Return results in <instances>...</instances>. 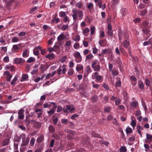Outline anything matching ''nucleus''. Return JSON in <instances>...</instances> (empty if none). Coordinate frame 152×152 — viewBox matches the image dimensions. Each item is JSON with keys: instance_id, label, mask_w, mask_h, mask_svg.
<instances>
[{"instance_id": "nucleus-1", "label": "nucleus", "mask_w": 152, "mask_h": 152, "mask_svg": "<svg viewBox=\"0 0 152 152\" xmlns=\"http://www.w3.org/2000/svg\"><path fill=\"white\" fill-rule=\"evenodd\" d=\"M92 68L95 71L99 72L101 69L100 62L98 60L93 61L91 64Z\"/></svg>"}, {"instance_id": "nucleus-2", "label": "nucleus", "mask_w": 152, "mask_h": 152, "mask_svg": "<svg viewBox=\"0 0 152 152\" xmlns=\"http://www.w3.org/2000/svg\"><path fill=\"white\" fill-rule=\"evenodd\" d=\"M20 137L22 140V142L21 144V146H26L29 142L30 137H27L26 139V135L23 134H21Z\"/></svg>"}, {"instance_id": "nucleus-3", "label": "nucleus", "mask_w": 152, "mask_h": 152, "mask_svg": "<svg viewBox=\"0 0 152 152\" xmlns=\"http://www.w3.org/2000/svg\"><path fill=\"white\" fill-rule=\"evenodd\" d=\"M118 36L119 40L120 42H121V40L124 38V39H128L129 37V36L126 33H125L124 34H123V32L121 31H120L118 33Z\"/></svg>"}, {"instance_id": "nucleus-4", "label": "nucleus", "mask_w": 152, "mask_h": 152, "mask_svg": "<svg viewBox=\"0 0 152 152\" xmlns=\"http://www.w3.org/2000/svg\"><path fill=\"white\" fill-rule=\"evenodd\" d=\"M94 1L96 5H98L100 8H102L104 10L106 8V4H103L102 0H94Z\"/></svg>"}, {"instance_id": "nucleus-5", "label": "nucleus", "mask_w": 152, "mask_h": 152, "mask_svg": "<svg viewBox=\"0 0 152 152\" xmlns=\"http://www.w3.org/2000/svg\"><path fill=\"white\" fill-rule=\"evenodd\" d=\"M99 73L97 72H96L94 73V77L96 80L95 81L99 83H101L103 80L102 76L99 75Z\"/></svg>"}, {"instance_id": "nucleus-6", "label": "nucleus", "mask_w": 152, "mask_h": 152, "mask_svg": "<svg viewBox=\"0 0 152 152\" xmlns=\"http://www.w3.org/2000/svg\"><path fill=\"white\" fill-rule=\"evenodd\" d=\"M25 61L24 59L20 58H16L14 59L15 64H17L22 65Z\"/></svg>"}, {"instance_id": "nucleus-7", "label": "nucleus", "mask_w": 152, "mask_h": 152, "mask_svg": "<svg viewBox=\"0 0 152 152\" xmlns=\"http://www.w3.org/2000/svg\"><path fill=\"white\" fill-rule=\"evenodd\" d=\"M74 56L76 58L75 61L79 63L82 61V57L79 52L77 51L76 52Z\"/></svg>"}, {"instance_id": "nucleus-8", "label": "nucleus", "mask_w": 152, "mask_h": 152, "mask_svg": "<svg viewBox=\"0 0 152 152\" xmlns=\"http://www.w3.org/2000/svg\"><path fill=\"white\" fill-rule=\"evenodd\" d=\"M3 75L7 78V80L8 82L10 81V80L12 77V75L9 71H7L4 72Z\"/></svg>"}, {"instance_id": "nucleus-9", "label": "nucleus", "mask_w": 152, "mask_h": 152, "mask_svg": "<svg viewBox=\"0 0 152 152\" xmlns=\"http://www.w3.org/2000/svg\"><path fill=\"white\" fill-rule=\"evenodd\" d=\"M24 110L22 109H21L19 110L18 113V119H19L23 120V119L24 118Z\"/></svg>"}, {"instance_id": "nucleus-10", "label": "nucleus", "mask_w": 152, "mask_h": 152, "mask_svg": "<svg viewBox=\"0 0 152 152\" xmlns=\"http://www.w3.org/2000/svg\"><path fill=\"white\" fill-rule=\"evenodd\" d=\"M90 139L87 135H85L82 139V143L84 145H87L89 144Z\"/></svg>"}, {"instance_id": "nucleus-11", "label": "nucleus", "mask_w": 152, "mask_h": 152, "mask_svg": "<svg viewBox=\"0 0 152 152\" xmlns=\"http://www.w3.org/2000/svg\"><path fill=\"white\" fill-rule=\"evenodd\" d=\"M72 11L73 13V14L72 15L73 19L75 20L77 18V9H73L72 10Z\"/></svg>"}, {"instance_id": "nucleus-12", "label": "nucleus", "mask_w": 152, "mask_h": 152, "mask_svg": "<svg viewBox=\"0 0 152 152\" xmlns=\"http://www.w3.org/2000/svg\"><path fill=\"white\" fill-rule=\"evenodd\" d=\"M31 121L34 124V126L36 128H39L41 126V123L40 122H37L34 120H31Z\"/></svg>"}, {"instance_id": "nucleus-13", "label": "nucleus", "mask_w": 152, "mask_h": 152, "mask_svg": "<svg viewBox=\"0 0 152 152\" xmlns=\"http://www.w3.org/2000/svg\"><path fill=\"white\" fill-rule=\"evenodd\" d=\"M121 86V79L119 77H118L117 79V80L115 83V88H117L118 87H120Z\"/></svg>"}, {"instance_id": "nucleus-14", "label": "nucleus", "mask_w": 152, "mask_h": 152, "mask_svg": "<svg viewBox=\"0 0 152 152\" xmlns=\"http://www.w3.org/2000/svg\"><path fill=\"white\" fill-rule=\"evenodd\" d=\"M137 131L139 134L140 135L141 137H142V134L141 133V130H143V127L140 126H137L136 127Z\"/></svg>"}, {"instance_id": "nucleus-15", "label": "nucleus", "mask_w": 152, "mask_h": 152, "mask_svg": "<svg viewBox=\"0 0 152 152\" xmlns=\"http://www.w3.org/2000/svg\"><path fill=\"white\" fill-rule=\"evenodd\" d=\"M128 10L125 8H122L121 11V14L123 17L125 16L127 14Z\"/></svg>"}, {"instance_id": "nucleus-16", "label": "nucleus", "mask_w": 152, "mask_h": 152, "mask_svg": "<svg viewBox=\"0 0 152 152\" xmlns=\"http://www.w3.org/2000/svg\"><path fill=\"white\" fill-rule=\"evenodd\" d=\"M130 44L129 41L128 39H126L123 42V45L124 48H127Z\"/></svg>"}, {"instance_id": "nucleus-17", "label": "nucleus", "mask_w": 152, "mask_h": 152, "mask_svg": "<svg viewBox=\"0 0 152 152\" xmlns=\"http://www.w3.org/2000/svg\"><path fill=\"white\" fill-rule=\"evenodd\" d=\"M20 44H19L17 45H13L12 46L13 51L15 52H18L19 49L18 46H20Z\"/></svg>"}, {"instance_id": "nucleus-18", "label": "nucleus", "mask_w": 152, "mask_h": 152, "mask_svg": "<svg viewBox=\"0 0 152 152\" xmlns=\"http://www.w3.org/2000/svg\"><path fill=\"white\" fill-rule=\"evenodd\" d=\"M77 15H78V17L80 18L79 20H80L83 18V12L82 10H77Z\"/></svg>"}, {"instance_id": "nucleus-19", "label": "nucleus", "mask_w": 152, "mask_h": 152, "mask_svg": "<svg viewBox=\"0 0 152 152\" xmlns=\"http://www.w3.org/2000/svg\"><path fill=\"white\" fill-rule=\"evenodd\" d=\"M60 21V19L58 18H56L55 17H53L51 20V22L52 23H55L57 24Z\"/></svg>"}, {"instance_id": "nucleus-20", "label": "nucleus", "mask_w": 152, "mask_h": 152, "mask_svg": "<svg viewBox=\"0 0 152 152\" xmlns=\"http://www.w3.org/2000/svg\"><path fill=\"white\" fill-rule=\"evenodd\" d=\"M45 57L49 60H53L55 58L54 54H48Z\"/></svg>"}, {"instance_id": "nucleus-21", "label": "nucleus", "mask_w": 152, "mask_h": 152, "mask_svg": "<svg viewBox=\"0 0 152 152\" xmlns=\"http://www.w3.org/2000/svg\"><path fill=\"white\" fill-rule=\"evenodd\" d=\"M44 135H42L37 138V141L38 143H39L42 142L44 140Z\"/></svg>"}, {"instance_id": "nucleus-22", "label": "nucleus", "mask_w": 152, "mask_h": 152, "mask_svg": "<svg viewBox=\"0 0 152 152\" xmlns=\"http://www.w3.org/2000/svg\"><path fill=\"white\" fill-rule=\"evenodd\" d=\"M138 105V103L137 102L135 101L131 102L130 104L131 107L132 108H134Z\"/></svg>"}, {"instance_id": "nucleus-23", "label": "nucleus", "mask_w": 152, "mask_h": 152, "mask_svg": "<svg viewBox=\"0 0 152 152\" xmlns=\"http://www.w3.org/2000/svg\"><path fill=\"white\" fill-rule=\"evenodd\" d=\"M29 56V51L28 50L26 49L23 51V56L24 58H26Z\"/></svg>"}, {"instance_id": "nucleus-24", "label": "nucleus", "mask_w": 152, "mask_h": 152, "mask_svg": "<svg viewBox=\"0 0 152 152\" xmlns=\"http://www.w3.org/2000/svg\"><path fill=\"white\" fill-rule=\"evenodd\" d=\"M138 86L140 88L141 90H143L144 88V85L141 80H140L138 82Z\"/></svg>"}, {"instance_id": "nucleus-25", "label": "nucleus", "mask_w": 152, "mask_h": 152, "mask_svg": "<svg viewBox=\"0 0 152 152\" xmlns=\"http://www.w3.org/2000/svg\"><path fill=\"white\" fill-rule=\"evenodd\" d=\"M10 139L9 138H7L4 140L2 144L4 146H5L8 145Z\"/></svg>"}, {"instance_id": "nucleus-26", "label": "nucleus", "mask_w": 152, "mask_h": 152, "mask_svg": "<svg viewBox=\"0 0 152 152\" xmlns=\"http://www.w3.org/2000/svg\"><path fill=\"white\" fill-rule=\"evenodd\" d=\"M98 99V96L95 95H94L93 96L91 97V99L94 103L96 102L97 101Z\"/></svg>"}, {"instance_id": "nucleus-27", "label": "nucleus", "mask_w": 152, "mask_h": 152, "mask_svg": "<svg viewBox=\"0 0 152 152\" xmlns=\"http://www.w3.org/2000/svg\"><path fill=\"white\" fill-rule=\"evenodd\" d=\"M89 31V29L88 27H86L83 30V33L84 35L85 36H87V35L85 34L87 33Z\"/></svg>"}, {"instance_id": "nucleus-28", "label": "nucleus", "mask_w": 152, "mask_h": 152, "mask_svg": "<svg viewBox=\"0 0 152 152\" xmlns=\"http://www.w3.org/2000/svg\"><path fill=\"white\" fill-rule=\"evenodd\" d=\"M65 38L64 35L61 34H60L57 38V39L59 41H61L63 40Z\"/></svg>"}, {"instance_id": "nucleus-29", "label": "nucleus", "mask_w": 152, "mask_h": 152, "mask_svg": "<svg viewBox=\"0 0 152 152\" xmlns=\"http://www.w3.org/2000/svg\"><path fill=\"white\" fill-rule=\"evenodd\" d=\"M28 77V75H27L26 74H23L22 75V78L20 80V81L23 82L25 80L27 79Z\"/></svg>"}, {"instance_id": "nucleus-30", "label": "nucleus", "mask_w": 152, "mask_h": 152, "mask_svg": "<svg viewBox=\"0 0 152 152\" xmlns=\"http://www.w3.org/2000/svg\"><path fill=\"white\" fill-rule=\"evenodd\" d=\"M15 0H9L8 1H7L6 4V5L7 6H9L10 5L12 4L15 2Z\"/></svg>"}, {"instance_id": "nucleus-31", "label": "nucleus", "mask_w": 152, "mask_h": 152, "mask_svg": "<svg viewBox=\"0 0 152 152\" xmlns=\"http://www.w3.org/2000/svg\"><path fill=\"white\" fill-rule=\"evenodd\" d=\"M18 80V77L15 76L14 78L13 79L12 81L10 83L12 85H14L16 84V82Z\"/></svg>"}, {"instance_id": "nucleus-32", "label": "nucleus", "mask_w": 152, "mask_h": 152, "mask_svg": "<svg viewBox=\"0 0 152 152\" xmlns=\"http://www.w3.org/2000/svg\"><path fill=\"white\" fill-rule=\"evenodd\" d=\"M130 79L132 80V81H133L134 82H136V83L134 84H133L134 86H135L136 84V81L137 80V78L136 77L134 76H132L130 77Z\"/></svg>"}, {"instance_id": "nucleus-33", "label": "nucleus", "mask_w": 152, "mask_h": 152, "mask_svg": "<svg viewBox=\"0 0 152 152\" xmlns=\"http://www.w3.org/2000/svg\"><path fill=\"white\" fill-rule=\"evenodd\" d=\"M35 58L32 57H31L28 58L27 61V62L28 63H31L34 61Z\"/></svg>"}, {"instance_id": "nucleus-34", "label": "nucleus", "mask_w": 152, "mask_h": 152, "mask_svg": "<svg viewBox=\"0 0 152 152\" xmlns=\"http://www.w3.org/2000/svg\"><path fill=\"white\" fill-rule=\"evenodd\" d=\"M127 151V149L126 147L125 146H121L120 149V152H126Z\"/></svg>"}, {"instance_id": "nucleus-35", "label": "nucleus", "mask_w": 152, "mask_h": 152, "mask_svg": "<svg viewBox=\"0 0 152 152\" xmlns=\"http://www.w3.org/2000/svg\"><path fill=\"white\" fill-rule=\"evenodd\" d=\"M83 69V66L82 65H77L76 67V69L77 71H81Z\"/></svg>"}, {"instance_id": "nucleus-36", "label": "nucleus", "mask_w": 152, "mask_h": 152, "mask_svg": "<svg viewBox=\"0 0 152 152\" xmlns=\"http://www.w3.org/2000/svg\"><path fill=\"white\" fill-rule=\"evenodd\" d=\"M48 103H50L53 105V108H52V109L56 111V108H57L58 107V106L57 105V104L55 102H49Z\"/></svg>"}, {"instance_id": "nucleus-37", "label": "nucleus", "mask_w": 152, "mask_h": 152, "mask_svg": "<svg viewBox=\"0 0 152 152\" xmlns=\"http://www.w3.org/2000/svg\"><path fill=\"white\" fill-rule=\"evenodd\" d=\"M55 111L52 109H50L49 111L47 112L49 116H50L52 114H53L55 112Z\"/></svg>"}, {"instance_id": "nucleus-38", "label": "nucleus", "mask_w": 152, "mask_h": 152, "mask_svg": "<svg viewBox=\"0 0 152 152\" xmlns=\"http://www.w3.org/2000/svg\"><path fill=\"white\" fill-rule=\"evenodd\" d=\"M83 6V5L82 4V2H78L77 3L75 4V7L79 9L82 8Z\"/></svg>"}, {"instance_id": "nucleus-39", "label": "nucleus", "mask_w": 152, "mask_h": 152, "mask_svg": "<svg viewBox=\"0 0 152 152\" xmlns=\"http://www.w3.org/2000/svg\"><path fill=\"white\" fill-rule=\"evenodd\" d=\"M60 47L58 45H55L53 47V51H57V53H59V49Z\"/></svg>"}, {"instance_id": "nucleus-40", "label": "nucleus", "mask_w": 152, "mask_h": 152, "mask_svg": "<svg viewBox=\"0 0 152 152\" xmlns=\"http://www.w3.org/2000/svg\"><path fill=\"white\" fill-rule=\"evenodd\" d=\"M49 131L51 132H54L55 131V129L52 126H50L48 127Z\"/></svg>"}, {"instance_id": "nucleus-41", "label": "nucleus", "mask_w": 152, "mask_h": 152, "mask_svg": "<svg viewBox=\"0 0 152 152\" xmlns=\"http://www.w3.org/2000/svg\"><path fill=\"white\" fill-rule=\"evenodd\" d=\"M93 4L91 2L89 3L87 6V8L90 10H91L93 8Z\"/></svg>"}, {"instance_id": "nucleus-42", "label": "nucleus", "mask_w": 152, "mask_h": 152, "mask_svg": "<svg viewBox=\"0 0 152 152\" xmlns=\"http://www.w3.org/2000/svg\"><path fill=\"white\" fill-rule=\"evenodd\" d=\"M147 10L145 9L140 11V15L142 16H144L147 13Z\"/></svg>"}, {"instance_id": "nucleus-43", "label": "nucleus", "mask_w": 152, "mask_h": 152, "mask_svg": "<svg viewBox=\"0 0 152 152\" xmlns=\"http://www.w3.org/2000/svg\"><path fill=\"white\" fill-rule=\"evenodd\" d=\"M145 83L147 87L150 86L151 84V81L149 80L147 78L145 79Z\"/></svg>"}, {"instance_id": "nucleus-44", "label": "nucleus", "mask_w": 152, "mask_h": 152, "mask_svg": "<svg viewBox=\"0 0 152 152\" xmlns=\"http://www.w3.org/2000/svg\"><path fill=\"white\" fill-rule=\"evenodd\" d=\"M121 99L119 98H118L115 101V105H118L121 104Z\"/></svg>"}, {"instance_id": "nucleus-45", "label": "nucleus", "mask_w": 152, "mask_h": 152, "mask_svg": "<svg viewBox=\"0 0 152 152\" xmlns=\"http://www.w3.org/2000/svg\"><path fill=\"white\" fill-rule=\"evenodd\" d=\"M95 27L94 26H91V34L93 35L94 34L95 31Z\"/></svg>"}, {"instance_id": "nucleus-46", "label": "nucleus", "mask_w": 152, "mask_h": 152, "mask_svg": "<svg viewBox=\"0 0 152 152\" xmlns=\"http://www.w3.org/2000/svg\"><path fill=\"white\" fill-rule=\"evenodd\" d=\"M112 74L113 76H116L118 73V71L116 70H113L112 71Z\"/></svg>"}, {"instance_id": "nucleus-47", "label": "nucleus", "mask_w": 152, "mask_h": 152, "mask_svg": "<svg viewBox=\"0 0 152 152\" xmlns=\"http://www.w3.org/2000/svg\"><path fill=\"white\" fill-rule=\"evenodd\" d=\"M106 41V40L105 39L103 40H101L99 41V43L100 45L102 47L104 46L103 45L104 43Z\"/></svg>"}, {"instance_id": "nucleus-48", "label": "nucleus", "mask_w": 152, "mask_h": 152, "mask_svg": "<svg viewBox=\"0 0 152 152\" xmlns=\"http://www.w3.org/2000/svg\"><path fill=\"white\" fill-rule=\"evenodd\" d=\"M86 71L87 73V75H88L91 72V69L89 66L88 65L86 67Z\"/></svg>"}, {"instance_id": "nucleus-49", "label": "nucleus", "mask_w": 152, "mask_h": 152, "mask_svg": "<svg viewBox=\"0 0 152 152\" xmlns=\"http://www.w3.org/2000/svg\"><path fill=\"white\" fill-rule=\"evenodd\" d=\"M92 135L93 137H99L102 138V137H99L100 136L99 134H96L95 132H92Z\"/></svg>"}, {"instance_id": "nucleus-50", "label": "nucleus", "mask_w": 152, "mask_h": 152, "mask_svg": "<svg viewBox=\"0 0 152 152\" xmlns=\"http://www.w3.org/2000/svg\"><path fill=\"white\" fill-rule=\"evenodd\" d=\"M63 107H62L60 105H58L57 107V109L56 111L57 112L59 113L62 110Z\"/></svg>"}, {"instance_id": "nucleus-51", "label": "nucleus", "mask_w": 152, "mask_h": 152, "mask_svg": "<svg viewBox=\"0 0 152 152\" xmlns=\"http://www.w3.org/2000/svg\"><path fill=\"white\" fill-rule=\"evenodd\" d=\"M132 132V129L129 127H127L126 129V132L127 134L131 133Z\"/></svg>"}, {"instance_id": "nucleus-52", "label": "nucleus", "mask_w": 152, "mask_h": 152, "mask_svg": "<svg viewBox=\"0 0 152 152\" xmlns=\"http://www.w3.org/2000/svg\"><path fill=\"white\" fill-rule=\"evenodd\" d=\"M35 139L34 138L32 137L30 143L31 146H33L35 143Z\"/></svg>"}, {"instance_id": "nucleus-53", "label": "nucleus", "mask_w": 152, "mask_h": 152, "mask_svg": "<svg viewBox=\"0 0 152 152\" xmlns=\"http://www.w3.org/2000/svg\"><path fill=\"white\" fill-rule=\"evenodd\" d=\"M53 136L55 139L57 140H59L60 139V137L57 134H53Z\"/></svg>"}, {"instance_id": "nucleus-54", "label": "nucleus", "mask_w": 152, "mask_h": 152, "mask_svg": "<svg viewBox=\"0 0 152 152\" xmlns=\"http://www.w3.org/2000/svg\"><path fill=\"white\" fill-rule=\"evenodd\" d=\"M66 13L65 12L61 11L59 12V15L61 17H63L66 16Z\"/></svg>"}, {"instance_id": "nucleus-55", "label": "nucleus", "mask_w": 152, "mask_h": 152, "mask_svg": "<svg viewBox=\"0 0 152 152\" xmlns=\"http://www.w3.org/2000/svg\"><path fill=\"white\" fill-rule=\"evenodd\" d=\"M111 110V108L110 107H105L104 109V111L105 112H109Z\"/></svg>"}, {"instance_id": "nucleus-56", "label": "nucleus", "mask_w": 152, "mask_h": 152, "mask_svg": "<svg viewBox=\"0 0 152 152\" xmlns=\"http://www.w3.org/2000/svg\"><path fill=\"white\" fill-rule=\"evenodd\" d=\"M51 104L50 103L49 104L48 103L44 104V108H46L48 107H50L51 106Z\"/></svg>"}, {"instance_id": "nucleus-57", "label": "nucleus", "mask_w": 152, "mask_h": 152, "mask_svg": "<svg viewBox=\"0 0 152 152\" xmlns=\"http://www.w3.org/2000/svg\"><path fill=\"white\" fill-rule=\"evenodd\" d=\"M12 40L13 42H17L19 41V39L16 37H14L12 38Z\"/></svg>"}, {"instance_id": "nucleus-58", "label": "nucleus", "mask_w": 152, "mask_h": 152, "mask_svg": "<svg viewBox=\"0 0 152 152\" xmlns=\"http://www.w3.org/2000/svg\"><path fill=\"white\" fill-rule=\"evenodd\" d=\"M73 70L72 69H69L68 71V74L70 76L73 74Z\"/></svg>"}, {"instance_id": "nucleus-59", "label": "nucleus", "mask_w": 152, "mask_h": 152, "mask_svg": "<svg viewBox=\"0 0 152 152\" xmlns=\"http://www.w3.org/2000/svg\"><path fill=\"white\" fill-rule=\"evenodd\" d=\"M109 99V97L107 95L104 96L103 97V100H104L106 102H107Z\"/></svg>"}, {"instance_id": "nucleus-60", "label": "nucleus", "mask_w": 152, "mask_h": 152, "mask_svg": "<svg viewBox=\"0 0 152 152\" xmlns=\"http://www.w3.org/2000/svg\"><path fill=\"white\" fill-rule=\"evenodd\" d=\"M149 24V22L147 21H145L143 23V25L145 28H147Z\"/></svg>"}, {"instance_id": "nucleus-61", "label": "nucleus", "mask_w": 152, "mask_h": 152, "mask_svg": "<svg viewBox=\"0 0 152 152\" xmlns=\"http://www.w3.org/2000/svg\"><path fill=\"white\" fill-rule=\"evenodd\" d=\"M94 57L93 55L92 54H90L87 56L86 57V59H90L93 58Z\"/></svg>"}, {"instance_id": "nucleus-62", "label": "nucleus", "mask_w": 152, "mask_h": 152, "mask_svg": "<svg viewBox=\"0 0 152 152\" xmlns=\"http://www.w3.org/2000/svg\"><path fill=\"white\" fill-rule=\"evenodd\" d=\"M68 121L67 119L63 118V119H62L61 120V123L62 124H67Z\"/></svg>"}, {"instance_id": "nucleus-63", "label": "nucleus", "mask_w": 152, "mask_h": 152, "mask_svg": "<svg viewBox=\"0 0 152 152\" xmlns=\"http://www.w3.org/2000/svg\"><path fill=\"white\" fill-rule=\"evenodd\" d=\"M45 66L42 64H41L40 66V68L41 70L43 72L45 71L46 69H45Z\"/></svg>"}, {"instance_id": "nucleus-64", "label": "nucleus", "mask_w": 152, "mask_h": 152, "mask_svg": "<svg viewBox=\"0 0 152 152\" xmlns=\"http://www.w3.org/2000/svg\"><path fill=\"white\" fill-rule=\"evenodd\" d=\"M34 54L35 55L37 56L39 54V51L37 50H36V49L34 48L33 50Z\"/></svg>"}]
</instances>
